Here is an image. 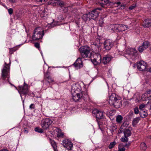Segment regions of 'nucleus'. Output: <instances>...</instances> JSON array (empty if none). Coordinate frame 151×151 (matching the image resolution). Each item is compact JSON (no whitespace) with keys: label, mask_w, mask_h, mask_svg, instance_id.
<instances>
[{"label":"nucleus","mask_w":151,"mask_h":151,"mask_svg":"<svg viewBox=\"0 0 151 151\" xmlns=\"http://www.w3.org/2000/svg\"><path fill=\"white\" fill-rule=\"evenodd\" d=\"M117 24H110L108 26V28L109 30H111V32H112L117 30L116 27Z\"/></svg>","instance_id":"5701e85b"},{"label":"nucleus","mask_w":151,"mask_h":151,"mask_svg":"<svg viewBox=\"0 0 151 151\" xmlns=\"http://www.w3.org/2000/svg\"><path fill=\"white\" fill-rule=\"evenodd\" d=\"M142 26L145 27H151V19H147L145 21V23Z\"/></svg>","instance_id":"4be33fe9"},{"label":"nucleus","mask_w":151,"mask_h":151,"mask_svg":"<svg viewBox=\"0 0 151 151\" xmlns=\"http://www.w3.org/2000/svg\"><path fill=\"white\" fill-rule=\"evenodd\" d=\"M45 77L47 79L48 82L49 83L52 82L54 81L53 80L52 78L50 76L49 72H47L45 75Z\"/></svg>","instance_id":"bb28decb"},{"label":"nucleus","mask_w":151,"mask_h":151,"mask_svg":"<svg viewBox=\"0 0 151 151\" xmlns=\"http://www.w3.org/2000/svg\"><path fill=\"white\" fill-rule=\"evenodd\" d=\"M64 134L61 131V130L59 129H58L57 136L58 137H62L63 136Z\"/></svg>","instance_id":"473e14b6"},{"label":"nucleus","mask_w":151,"mask_h":151,"mask_svg":"<svg viewBox=\"0 0 151 151\" xmlns=\"http://www.w3.org/2000/svg\"><path fill=\"white\" fill-rule=\"evenodd\" d=\"M62 145L68 150H71L73 147V144L71 142L70 140L65 139L62 141Z\"/></svg>","instance_id":"9b49d317"},{"label":"nucleus","mask_w":151,"mask_h":151,"mask_svg":"<svg viewBox=\"0 0 151 151\" xmlns=\"http://www.w3.org/2000/svg\"><path fill=\"white\" fill-rule=\"evenodd\" d=\"M49 4L53 6H59L63 5V2L60 0H51L49 1Z\"/></svg>","instance_id":"2eb2a0df"},{"label":"nucleus","mask_w":151,"mask_h":151,"mask_svg":"<svg viewBox=\"0 0 151 151\" xmlns=\"http://www.w3.org/2000/svg\"><path fill=\"white\" fill-rule=\"evenodd\" d=\"M111 58L110 55H106L104 57L102 61V63L106 64L108 63L111 60Z\"/></svg>","instance_id":"393cba45"},{"label":"nucleus","mask_w":151,"mask_h":151,"mask_svg":"<svg viewBox=\"0 0 151 151\" xmlns=\"http://www.w3.org/2000/svg\"><path fill=\"white\" fill-rule=\"evenodd\" d=\"M60 6V9L61 10L63 11L64 12H66L68 11V8L65 6L64 5V3L63 2V5L61 6Z\"/></svg>","instance_id":"c85d7f7f"},{"label":"nucleus","mask_w":151,"mask_h":151,"mask_svg":"<svg viewBox=\"0 0 151 151\" xmlns=\"http://www.w3.org/2000/svg\"><path fill=\"white\" fill-rule=\"evenodd\" d=\"M122 119L123 117L120 115H119L117 116L116 118V121L118 123L121 122Z\"/></svg>","instance_id":"72a5a7b5"},{"label":"nucleus","mask_w":151,"mask_h":151,"mask_svg":"<svg viewBox=\"0 0 151 151\" xmlns=\"http://www.w3.org/2000/svg\"><path fill=\"white\" fill-rule=\"evenodd\" d=\"M119 100L117 99L115 93H112L110 96L109 103L111 106H113L116 108H119L120 104Z\"/></svg>","instance_id":"20e7f679"},{"label":"nucleus","mask_w":151,"mask_h":151,"mask_svg":"<svg viewBox=\"0 0 151 151\" xmlns=\"http://www.w3.org/2000/svg\"><path fill=\"white\" fill-rule=\"evenodd\" d=\"M17 49L15 48H13L10 49L9 52L10 54H12L13 52L16 51Z\"/></svg>","instance_id":"37998d69"},{"label":"nucleus","mask_w":151,"mask_h":151,"mask_svg":"<svg viewBox=\"0 0 151 151\" xmlns=\"http://www.w3.org/2000/svg\"><path fill=\"white\" fill-rule=\"evenodd\" d=\"M82 19L85 21H86L88 20V18H89V20H90L91 19L90 15H89V13L88 14H83L82 16Z\"/></svg>","instance_id":"cd10ccee"},{"label":"nucleus","mask_w":151,"mask_h":151,"mask_svg":"<svg viewBox=\"0 0 151 151\" xmlns=\"http://www.w3.org/2000/svg\"><path fill=\"white\" fill-rule=\"evenodd\" d=\"M75 22L77 25L78 27H79V19H78V20L75 19Z\"/></svg>","instance_id":"6e6d98bb"},{"label":"nucleus","mask_w":151,"mask_h":151,"mask_svg":"<svg viewBox=\"0 0 151 151\" xmlns=\"http://www.w3.org/2000/svg\"><path fill=\"white\" fill-rule=\"evenodd\" d=\"M137 69L141 71L145 70L146 69V63L143 60L140 61L137 64Z\"/></svg>","instance_id":"ddd939ff"},{"label":"nucleus","mask_w":151,"mask_h":151,"mask_svg":"<svg viewBox=\"0 0 151 151\" xmlns=\"http://www.w3.org/2000/svg\"><path fill=\"white\" fill-rule=\"evenodd\" d=\"M59 18H60V21H61L62 20H63V18L62 16H60V17H59Z\"/></svg>","instance_id":"bf43d9fd"},{"label":"nucleus","mask_w":151,"mask_h":151,"mask_svg":"<svg viewBox=\"0 0 151 151\" xmlns=\"http://www.w3.org/2000/svg\"><path fill=\"white\" fill-rule=\"evenodd\" d=\"M81 59V58H78L73 64V65L77 69H79L83 66Z\"/></svg>","instance_id":"dca6fc26"},{"label":"nucleus","mask_w":151,"mask_h":151,"mask_svg":"<svg viewBox=\"0 0 151 151\" xmlns=\"http://www.w3.org/2000/svg\"><path fill=\"white\" fill-rule=\"evenodd\" d=\"M37 1L38 4H44L46 2L47 0H36Z\"/></svg>","instance_id":"79ce46f5"},{"label":"nucleus","mask_w":151,"mask_h":151,"mask_svg":"<svg viewBox=\"0 0 151 151\" xmlns=\"http://www.w3.org/2000/svg\"><path fill=\"white\" fill-rule=\"evenodd\" d=\"M121 9H124V8L125 6L124 5H121Z\"/></svg>","instance_id":"69168bd1"},{"label":"nucleus","mask_w":151,"mask_h":151,"mask_svg":"<svg viewBox=\"0 0 151 151\" xmlns=\"http://www.w3.org/2000/svg\"><path fill=\"white\" fill-rule=\"evenodd\" d=\"M116 144L115 142L114 141L110 143L109 146V148L110 149H111L114 147Z\"/></svg>","instance_id":"e433bc0d"},{"label":"nucleus","mask_w":151,"mask_h":151,"mask_svg":"<svg viewBox=\"0 0 151 151\" xmlns=\"http://www.w3.org/2000/svg\"><path fill=\"white\" fill-rule=\"evenodd\" d=\"M146 106L145 104H141L139 106V109L141 110H143V109Z\"/></svg>","instance_id":"c03bdc74"},{"label":"nucleus","mask_w":151,"mask_h":151,"mask_svg":"<svg viewBox=\"0 0 151 151\" xmlns=\"http://www.w3.org/2000/svg\"><path fill=\"white\" fill-rule=\"evenodd\" d=\"M99 25L101 27H102L104 25V21L102 19H100L99 21Z\"/></svg>","instance_id":"ea45409f"},{"label":"nucleus","mask_w":151,"mask_h":151,"mask_svg":"<svg viewBox=\"0 0 151 151\" xmlns=\"http://www.w3.org/2000/svg\"><path fill=\"white\" fill-rule=\"evenodd\" d=\"M45 12V11L44 10L42 12L40 13V16L41 17H46L47 16V13H46Z\"/></svg>","instance_id":"a19ab883"},{"label":"nucleus","mask_w":151,"mask_h":151,"mask_svg":"<svg viewBox=\"0 0 151 151\" xmlns=\"http://www.w3.org/2000/svg\"><path fill=\"white\" fill-rule=\"evenodd\" d=\"M53 143V144H52V147H53L54 150L55 151V149H56V144L55 143V142L54 141H52Z\"/></svg>","instance_id":"5fc2aeb1"},{"label":"nucleus","mask_w":151,"mask_h":151,"mask_svg":"<svg viewBox=\"0 0 151 151\" xmlns=\"http://www.w3.org/2000/svg\"><path fill=\"white\" fill-rule=\"evenodd\" d=\"M79 51L81 56L83 58H88L91 57V52L90 48L87 46H83L79 48Z\"/></svg>","instance_id":"7ed1b4c3"},{"label":"nucleus","mask_w":151,"mask_h":151,"mask_svg":"<svg viewBox=\"0 0 151 151\" xmlns=\"http://www.w3.org/2000/svg\"><path fill=\"white\" fill-rule=\"evenodd\" d=\"M92 113L93 116L98 119H101L104 118L103 112L100 110L95 109L93 111Z\"/></svg>","instance_id":"6e6552de"},{"label":"nucleus","mask_w":151,"mask_h":151,"mask_svg":"<svg viewBox=\"0 0 151 151\" xmlns=\"http://www.w3.org/2000/svg\"><path fill=\"white\" fill-rule=\"evenodd\" d=\"M101 45L99 42L97 43L95 42L91 45V47L92 50L95 53H99L101 49Z\"/></svg>","instance_id":"0eeeda50"},{"label":"nucleus","mask_w":151,"mask_h":151,"mask_svg":"<svg viewBox=\"0 0 151 151\" xmlns=\"http://www.w3.org/2000/svg\"><path fill=\"white\" fill-rule=\"evenodd\" d=\"M29 6H30L32 8L33 10H35L36 8H37V6L35 5H32L31 4L29 5Z\"/></svg>","instance_id":"09e8293b"},{"label":"nucleus","mask_w":151,"mask_h":151,"mask_svg":"<svg viewBox=\"0 0 151 151\" xmlns=\"http://www.w3.org/2000/svg\"><path fill=\"white\" fill-rule=\"evenodd\" d=\"M109 3V0H101V2L100 3L102 4L103 6V5H106Z\"/></svg>","instance_id":"4c0bfd02"},{"label":"nucleus","mask_w":151,"mask_h":151,"mask_svg":"<svg viewBox=\"0 0 151 151\" xmlns=\"http://www.w3.org/2000/svg\"><path fill=\"white\" fill-rule=\"evenodd\" d=\"M131 128L129 127L128 128L124 129V135L126 137H129L130 136L131 134Z\"/></svg>","instance_id":"b1692460"},{"label":"nucleus","mask_w":151,"mask_h":151,"mask_svg":"<svg viewBox=\"0 0 151 151\" xmlns=\"http://www.w3.org/2000/svg\"><path fill=\"white\" fill-rule=\"evenodd\" d=\"M147 93L142 94L141 96V99L143 101L147 100Z\"/></svg>","instance_id":"58836bf2"},{"label":"nucleus","mask_w":151,"mask_h":151,"mask_svg":"<svg viewBox=\"0 0 151 151\" xmlns=\"http://www.w3.org/2000/svg\"><path fill=\"white\" fill-rule=\"evenodd\" d=\"M128 122H124L122 125V127H128Z\"/></svg>","instance_id":"8fccbe9b"},{"label":"nucleus","mask_w":151,"mask_h":151,"mask_svg":"<svg viewBox=\"0 0 151 151\" xmlns=\"http://www.w3.org/2000/svg\"><path fill=\"white\" fill-rule=\"evenodd\" d=\"M35 131L40 133H42L43 132V130L38 127H36L35 129Z\"/></svg>","instance_id":"f704fd0d"},{"label":"nucleus","mask_w":151,"mask_h":151,"mask_svg":"<svg viewBox=\"0 0 151 151\" xmlns=\"http://www.w3.org/2000/svg\"><path fill=\"white\" fill-rule=\"evenodd\" d=\"M20 96L21 97V99H22V102H23V105L24 106V100L22 98V96L21 94H20Z\"/></svg>","instance_id":"e2e57ef3"},{"label":"nucleus","mask_w":151,"mask_h":151,"mask_svg":"<svg viewBox=\"0 0 151 151\" xmlns=\"http://www.w3.org/2000/svg\"><path fill=\"white\" fill-rule=\"evenodd\" d=\"M137 55V50L134 48H129L126 50L125 57H128L132 59L135 58Z\"/></svg>","instance_id":"39448f33"},{"label":"nucleus","mask_w":151,"mask_h":151,"mask_svg":"<svg viewBox=\"0 0 151 151\" xmlns=\"http://www.w3.org/2000/svg\"><path fill=\"white\" fill-rule=\"evenodd\" d=\"M11 3H14L16 0H8Z\"/></svg>","instance_id":"680f3d73"},{"label":"nucleus","mask_w":151,"mask_h":151,"mask_svg":"<svg viewBox=\"0 0 151 151\" xmlns=\"http://www.w3.org/2000/svg\"><path fill=\"white\" fill-rule=\"evenodd\" d=\"M0 151H8V150L5 149H3L1 150Z\"/></svg>","instance_id":"338daca9"},{"label":"nucleus","mask_w":151,"mask_h":151,"mask_svg":"<svg viewBox=\"0 0 151 151\" xmlns=\"http://www.w3.org/2000/svg\"><path fill=\"white\" fill-rule=\"evenodd\" d=\"M136 6V4H134L129 7V9L130 10H132L133 9H134Z\"/></svg>","instance_id":"a18cd8bd"},{"label":"nucleus","mask_w":151,"mask_h":151,"mask_svg":"<svg viewBox=\"0 0 151 151\" xmlns=\"http://www.w3.org/2000/svg\"><path fill=\"white\" fill-rule=\"evenodd\" d=\"M140 146V149L142 151H145L147 148V146L146 144L144 142L141 143Z\"/></svg>","instance_id":"c756f323"},{"label":"nucleus","mask_w":151,"mask_h":151,"mask_svg":"<svg viewBox=\"0 0 151 151\" xmlns=\"http://www.w3.org/2000/svg\"><path fill=\"white\" fill-rule=\"evenodd\" d=\"M140 116L141 117L144 118L146 117L147 115V111L142 110L139 112Z\"/></svg>","instance_id":"a878e982"},{"label":"nucleus","mask_w":151,"mask_h":151,"mask_svg":"<svg viewBox=\"0 0 151 151\" xmlns=\"http://www.w3.org/2000/svg\"><path fill=\"white\" fill-rule=\"evenodd\" d=\"M111 128L112 129V131L114 132L116 129L117 126L116 125L114 124L111 126Z\"/></svg>","instance_id":"49530a36"},{"label":"nucleus","mask_w":151,"mask_h":151,"mask_svg":"<svg viewBox=\"0 0 151 151\" xmlns=\"http://www.w3.org/2000/svg\"><path fill=\"white\" fill-rule=\"evenodd\" d=\"M134 113L136 114H137L139 113V111L138 107H136L134 109Z\"/></svg>","instance_id":"3c124183"},{"label":"nucleus","mask_w":151,"mask_h":151,"mask_svg":"<svg viewBox=\"0 0 151 151\" xmlns=\"http://www.w3.org/2000/svg\"><path fill=\"white\" fill-rule=\"evenodd\" d=\"M114 45V43L110 40H105L104 43V48L105 50L108 51L110 50Z\"/></svg>","instance_id":"f8f14e48"},{"label":"nucleus","mask_w":151,"mask_h":151,"mask_svg":"<svg viewBox=\"0 0 151 151\" xmlns=\"http://www.w3.org/2000/svg\"><path fill=\"white\" fill-rule=\"evenodd\" d=\"M35 46L37 48H39L40 47V44L39 43H36L35 44Z\"/></svg>","instance_id":"4d7b16f0"},{"label":"nucleus","mask_w":151,"mask_h":151,"mask_svg":"<svg viewBox=\"0 0 151 151\" xmlns=\"http://www.w3.org/2000/svg\"><path fill=\"white\" fill-rule=\"evenodd\" d=\"M149 42L147 41L143 42L142 45L138 48V50L140 52H142L144 50L147 48L149 45Z\"/></svg>","instance_id":"f3484780"},{"label":"nucleus","mask_w":151,"mask_h":151,"mask_svg":"<svg viewBox=\"0 0 151 151\" xmlns=\"http://www.w3.org/2000/svg\"><path fill=\"white\" fill-rule=\"evenodd\" d=\"M34 31L32 36V39L33 40H38L42 38L44 33V30L41 27H37Z\"/></svg>","instance_id":"f03ea898"},{"label":"nucleus","mask_w":151,"mask_h":151,"mask_svg":"<svg viewBox=\"0 0 151 151\" xmlns=\"http://www.w3.org/2000/svg\"><path fill=\"white\" fill-rule=\"evenodd\" d=\"M81 87L78 84H73L71 88V92L72 94L75 93H81Z\"/></svg>","instance_id":"1a4fd4ad"},{"label":"nucleus","mask_w":151,"mask_h":151,"mask_svg":"<svg viewBox=\"0 0 151 151\" xmlns=\"http://www.w3.org/2000/svg\"><path fill=\"white\" fill-rule=\"evenodd\" d=\"M121 140L123 142H126L128 141V138L127 137H126L124 135L122 137Z\"/></svg>","instance_id":"c9c22d12"},{"label":"nucleus","mask_w":151,"mask_h":151,"mask_svg":"<svg viewBox=\"0 0 151 151\" xmlns=\"http://www.w3.org/2000/svg\"><path fill=\"white\" fill-rule=\"evenodd\" d=\"M8 12H9V13L10 14V15H11L12 14V13H13V9L11 8H10L9 9H8Z\"/></svg>","instance_id":"603ef678"},{"label":"nucleus","mask_w":151,"mask_h":151,"mask_svg":"<svg viewBox=\"0 0 151 151\" xmlns=\"http://www.w3.org/2000/svg\"><path fill=\"white\" fill-rule=\"evenodd\" d=\"M125 148L124 147L119 148L118 149V151H125Z\"/></svg>","instance_id":"13d9d810"},{"label":"nucleus","mask_w":151,"mask_h":151,"mask_svg":"<svg viewBox=\"0 0 151 151\" xmlns=\"http://www.w3.org/2000/svg\"><path fill=\"white\" fill-rule=\"evenodd\" d=\"M116 4L119 5L121 4V2H120L118 1V2H116Z\"/></svg>","instance_id":"774afa93"},{"label":"nucleus","mask_w":151,"mask_h":151,"mask_svg":"<svg viewBox=\"0 0 151 151\" xmlns=\"http://www.w3.org/2000/svg\"><path fill=\"white\" fill-rule=\"evenodd\" d=\"M51 24H48V25L47 26V25L46 26V27H48L49 28H51L52 27H51Z\"/></svg>","instance_id":"052dcab7"},{"label":"nucleus","mask_w":151,"mask_h":151,"mask_svg":"<svg viewBox=\"0 0 151 151\" xmlns=\"http://www.w3.org/2000/svg\"><path fill=\"white\" fill-rule=\"evenodd\" d=\"M131 144V142H129L126 143L124 145H123V146L124 147L128 148L130 145Z\"/></svg>","instance_id":"de8ad7c7"},{"label":"nucleus","mask_w":151,"mask_h":151,"mask_svg":"<svg viewBox=\"0 0 151 151\" xmlns=\"http://www.w3.org/2000/svg\"><path fill=\"white\" fill-rule=\"evenodd\" d=\"M101 10V8H97L92 10L91 12H89V15L92 19H95L98 17L99 12L98 11Z\"/></svg>","instance_id":"9d476101"},{"label":"nucleus","mask_w":151,"mask_h":151,"mask_svg":"<svg viewBox=\"0 0 151 151\" xmlns=\"http://www.w3.org/2000/svg\"><path fill=\"white\" fill-rule=\"evenodd\" d=\"M24 132L26 133H27L28 132V131L27 129H24Z\"/></svg>","instance_id":"0e129e2a"},{"label":"nucleus","mask_w":151,"mask_h":151,"mask_svg":"<svg viewBox=\"0 0 151 151\" xmlns=\"http://www.w3.org/2000/svg\"><path fill=\"white\" fill-rule=\"evenodd\" d=\"M140 119L139 117H137L133 119L132 121V124L134 127L138 123Z\"/></svg>","instance_id":"7c9ffc66"},{"label":"nucleus","mask_w":151,"mask_h":151,"mask_svg":"<svg viewBox=\"0 0 151 151\" xmlns=\"http://www.w3.org/2000/svg\"><path fill=\"white\" fill-rule=\"evenodd\" d=\"M22 93L24 95L27 94L28 92V86L25 82L24 83V86L20 89Z\"/></svg>","instance_id":"6ab92c4d"},{"label":"nucleus","mask_w":151,"mask_h":151,"mask_svg":"<svg viewBox=\"0 0 151 151\" xmlns=\"http://www.w3.org/2000/svg\"><path fill=\"white\" fill-rule=\"evenodd\" d=\"M129 27L127 25L121 24H117L116 29L119 32H123L129 29Z\"/></svg>","instance_id":"a211bd4d"},{"label":"nucleus","mask_w":151,"mask_h":151,"mask_svg":"<svg viewBox=\"0 0 151 151\" xmlns=\"http://www.w3.org/2000/svg\"><path fill=\"white\" fill-rule=\"evenodd\" d=\"M52 121L51 119L46 118L43 119L41 122V125L43 129L47 130L52 123Z\"/></svg>","instance_id":"423d86ee"},{"label":"nucleus","mask_w":151,"mask_h":151,"mask_svg":"<svg viewBox=\"0 0 151 151\" xmlns=\"http://www.w3.org/2000/svg\"><path fill=\"white\" fill-rule=\"evenodd\" d=\"M147 100H149L148 103H150V101L151 100V90H149L147 91Z\"/></svg>","instance_id":"2f4dec72"},{"label":"nucleus","mask_w":151,"mask_h":151,"mask_svg":"<svg viewBox=\"0 0 151 151\" xmlns=\"http://www.w3.org/2000/svg\"><path fill=\"white\" fill-rule=\"evenodd\" d=\"M101 55L99 53H95V58L93 60V63L95 65H97L101 62Z\"/></svg>","instance_id":"4468645a"},{"label":"nucleus","mask_w":151,"mask_h":151,"mask_svg":"<svg viewBox=\"0 0 151 151\" xmlns=\"http://www.w3.org/2000/svg\"><path fill=\"white\" fill-rule=\"evenodd\" d=\"M73 99V100L77 102L79 100L82 98V96H81V93H75L74 94H72Z\"/></svg>","instance_id":"aec40b11"},{"label":"nucleus","mask_w":151,"mask_h":151,"mask_svg":"<svg viewBox=\"0 0 151 151\" xmlns=\"http://www.w3.org/2000/svg\"><path fill=\"white\" fill-rule=\"evenodd\" d=\"M35 105L34 104H32L30 105L29 108L30 109H34L35 108Z\"/></svg>","instance_id":"864d4df0"},{"label":"nucleus","mask_w":151,"mask_h":151,"mask_svg":"<svg viewBox=\"0 0 151 151\" xmlns=\"http://www.w3.org/2000/svg\"><path fill=\"white\" fill-rule=\"evenodd\" d=\"M10 66L9 64L4 63V65L1 70V77L0 80H2L3 83H5L7 81L9 82V74Z\"/></svg>","instance_id":"f257e3e1"},{"label":"nucleus","mask_w":151,"mask_h":151,"mask_svg":"<svg viewBox=\"0 0 151 151\" xmlns=\"http://www.w3.org/2000/svg\"><path fill=\"white\" fill-rule=\"evenodd\" d=\"M81 96L84 101H87L89 100V98L87 91H82L81 93Z\"/></svg>","instance_id":"412c9836"}]
</instances>
